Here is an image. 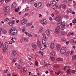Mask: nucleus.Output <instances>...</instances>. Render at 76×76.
I'll list each match as a JSON object with an SVG mask.
<instances>
[{
	"mask_svg": "<svg viewBox=\"0 0 76 76\" xmlns=\"http://www.w3.org/2000/svg\"><path fill=\"white\" fill-rule=\"evenodd\" d=\"M60 73H61V74H63V73H64V72H63V71H61V70H60Z\"/></svg>",
	"mask_w": 76,
	"mask_h": 76,
	"instance_id": "nucleus-60",
	"label": "nucleus"
},
{
	"mask_svg": "<svg viewBox=\"0 0 76 76\" xmlns=\"http://www.w3.org/2000/svg\"><path fill=\"white\" fill-rule=\"evenodd\" d=\"M71 70H70V69H68L66 72L67 73V74H69V73H70V72H71Z\"/></svg>",
	"mask_w": 76,
	"mask_h": 76,
	"instance_id": "nucleus-31",
	"label": "nucleus"
},
{
	"mask_svg": "<svg viewBox=\"0 0 76 76\" xmlns=\"http://www.w3.org/2000/svg\"><path fill=\"white\" fill-rule=\"evenodd\" d=\"M69 51H68L66 52V56H68V55H69Z\"/></svg>",
	"mask_w": 76,
	"mask_h": 76,
	"instance_id": "nucleus-55",
	"label": "nucleus"
},
{
	"mask_svg": "<svg viewBox=\"0 0 76 76\" xmlns=\"http://www.w3.org/2000/svg\"><path fill=\"white\" fill-rule=\"evenodd\" d=\"M73 54H74V50H72L71 51L70 55H73Z\"/></svg>",
	"mask_w": 76,
	"mask_h": 76,
	"instance_id": "nucleus-35",
	"label": "nucleus"
},
{
	"mask_svg": "<svg viewBox=\"0 0 76 76\" xmlns=\"http://www.w3.org/2000/svg\"><path fill=\"white\" fill-rule=\"evenodd\" d=\"M49 20L51 21L52 20V18L51 17H50L49 18Z\"/></svg>",
	"mask_w": 76,
	"mask_h": 76,
	"instance_id": "nucleus-64",
	"label": "nucleus"
},
{
	"mask_svg": "<svg viewBox=\"0 0 76 76\" xmlns=\"http://www.w3.org/2000/svg\"><path fill=\"white\" fill-rule=\"evenodd\" d=\"M28 15H29V14L28 13H25L24 14V17H25L26 16H28Z\"/></svg>",
	"mask_w": 76,
	"mask_h": 76,
	"instance_id": "nucleus-49",
	"label": "nucleus"
},
{
	"mask_svg": "<svg viewBox=\"0 0 76 76\" xmlns=\"http://www.w3.org/2000/svg\"><path fill=\"white\" fill-rule=\"evenodd\" d=\"M50 47L51 50H54V43H51L50 45Z\"/></svg>",
	"mask_w": 76,
	"mask_h": 76,
	"instance_id": "nucleus-12",
	"label": "nucleus"
},
{
	"mask_svg": "<svg viewBox=\"0 0 76 76\" xmlns=\"http://www.w3.org/2000/svg\"><path fill=\"white\" fill-rule=\"evenodd\" d=\"M17 53H18V52L16 50H13L12 52V55L15 57V56H16Z\"/></svg>",
	"mask_w": 76,
	"mask_h": 76,
	"instance_id": "nucleus-8",
	"label": "nucleus"
},
{
	"mask_svg": "<svg viewBox=\"0 0 76 76\" xmlns=\"http://www.w3.org/2000/svg\"><path fill=\"white\" fill-rule=\"evenodd\" d=\"M25 29H26V28H25V26H23V29L22 31L23 32L25 31Z\"/></svg>",
	"mask_w": 76,
	"mask_h": 76,
	"instance_id": "nucleus-32",
	"label": "nucleus"
},
{
	"mask_svg": "<svg viewBox=\"0 0 76 76\" xmlns=\"http://www.w3.org/2000/svg\"><path fill=\"white\" fill-rule=\"evenodd\" d=\"M60 73V70H59V71L57 73V75H58Z\"/></svg>",
	"mask_w": 76,
	"mask_h": 76,
	"instance_id": "nucleus-59",
	"label": "nucleus"
},
{
	"mask_svg": "<svg viewBox=\"0 0 76 76\" xmlns=\"http://www.w3.org/2000/svg\"><path fill=\"white\" fill-rule=\"evenodd\" d=\"M4 48H3L2 50L4 52H6L7 50H9V46H8V44L7 42H5L4 45Z\"/></svg>",
	"mask_w": 76,
	"mask_h": 76,
	"instance_id": "nucleus-2",
	"label": "nucleus"
},
{
	"mask_svg": "<svg viewBox=\"0 0 76 76\" xmlns=\"http://www.w3.org/2000/svg\"><path fill=\"white\" fill-rule=\"evenodd\" d=\"M13 62H16V58H15L13 60Z\"/></svg>",
	"mask_w": 76,
	"mask_h": 76,
	"instance_id": "nucleus-58",
	"label": "nucleus"
},
{
	"mask_svg": "<svg viewBox=\"0 0 76 76\" xmlns=\"http://www.w3.org/2000/svg\"><path fill=\"white\" fill-rule=\"evenodd\" d=\"M19 10V7H18V8L15 9V11L16 12H18V11Z\"/></svg>",
	"mask_w": 76,
	"mask_h": 76,
	"instance_id": "nucleus-45",
	"label": "nucleus"
},
{
	"mask_svg": "<svg viewBox=\"0 0 76 76\" xmlns=\"http://www.w3.org/2000/svg\"><path fill=\"white\" fill-rule=\"evenodd\" d=\"M5 20L6 22H8V21H9V18H6L5 19Z\"/></svg>",
	"mask_w": 76,
	"mask_h": 76,
	"instance_id": "nucleus-61",
	"label": "nucleus"
},
{
	"mask_svg": "<svg viewBox=\"0 0 76 76\" xmlns=\"http://www.w3.org/2000/svg\"><path fill=\"white\" fill-rule=\"evenodd\" d=\"M60 20V16L57 15L55 18V20L56 22H59V20Z\"/></svg>",
	"mask_w": 76,
	"mask_h": 76,
	"instance_id": "nucleus-9",
	"label": "nucleus"
},
{
	"mask_svg": "<svg viewBox=\"0 0 76 76\" xmlns=\"http://www.w3.org/2000/svg\"><path fill=\"white\" fill-rule=\"evenodd\" d=\"M60 33L62 35H65L67 34V33L64 30L61 31L60 32Z\"/></svg>",
	"mask_w": 76,
	"mask_h": 76,
	"instance_id": "nucleus-10",
	"label": "nucleus"
},
{
	"mask_svg": "<svg viewBox=\"0 0 76 76\" xmlns=\"http://www.w3.org/2000/svg\"><path fill=\"white\" fill-rule=\"evenodd\" d=\"M24 41L26 42H28V39L27 38H24Z\"/></svg>",
	"mask_w": 76,
	"mask_h": 76,
	"instance_id": "nucleus-47",
	"label": "nucleus"
},
{
	"mask_svg": "<svg viewBox=\"0 0 76 76\" xmlns=\"http://www.w3.org/2000/svg\"><path fill=\"white\" fill-rule=\"evenodd\" d=\"M40 22L41 23L42 25H45L47 23V20L46 19H43L42 20H40Z\"/></svg>",
	"mask_w": 76,
	"mask_h": 76,
	"instance_id": "nucleus-6",
	"label": "nucleus"
},
{
	"mask_svg": "<svg viewBox=\"0 0 76 76\" xmlns=\"http://www.w3.org/2000/svg\"><path fill=\"white\" fill-rule=\"evenodd\" d=\"M76 59V55H73L72 56V60H75Z\"/></svg>",
	"mask_w": 76,
	"mask_h": 76,
	"instance_id": "nucleus-20",
	"label": "nucleus"
},
{
	"mask_svg": "<svg viewBox=\"0 0 76 76\" xmlns=\"http://www.w3.org/2000/svg\"><path fill=\"white\" fill-rule=\"evenodd\" d=\"M2 32L3 34H6L7 33V31L6 30H4L2 31Z\"/></svg>",
	"mask_w": 76,
	"mask_h": 76,
	"instance_id": "nucleus-39",
	"label": "nucleus"
},
{
	"mask_svg": "<svg viewBox=\"0 0 76 76\" xmlns=\"http://www.w3.org/2000/svg\"><path fill=\"white\" fill-rule=\"evenodd\" d=\"M72 23H73L74 24H76V19H74L72 20Z\"/></svg>",
	"mask_w": 76,
	"mask_h": 76,
	"instance_id": "nucleus-40",
	"label": "nucleus"
},
{
	"mask_svg": "<svg viewBox=\"0 0 76 76\" xmlns=\"http://www.w3.org/2000/svg\"><path fill=\"white\" fill-rule=\"evenodd\" d=\"M10 10V7H5L4 10V12L5 15H6L7 13V12Z\"/></svg>",
	"mask_w": 76,
	"mask_h": 76,
	"instance_id": "nucleus-3",
	"label": "nucleus"
},
{
	"mask_svg": "<svg viewBox=\"0 0 76 76\" xmlns=\"http://www.w3.org/2000/svg\"><path fill=\"white\" fill-rule=\"evenodd\" d=\"M18 62L19 63H20L21 64H22V63L23 64H25V61H24L23 60H19L18 61Z\"/></svg>",
	"mask_w": 76,
	"mask_h": 76,
	"instance_id": "nucleus-15",
	"label": "nucleus"
},
{
	"mask_svg": "<svg viewBox=\"0 0 76 76\" xmlns=\"http://www.w3.org/2000/svg\"><path fill=\"white\" fill-rule=\"evenodd\" d=\"M37 46H38V47H40V46L41 45V42L39 40L37 41Z\"/></svg>",
	"mask_w": 76,
	"mask_h": 76,
	"instance_id": "nucleus-16",
	"label": "nucleus"
},
{
	"mask_svg": "<svg viewBox=\"0 0 76 76\" xmlns=\"http://www.w3.org/2000/svg\"><path fill=\"white\" fill-rule=\"evenodd\" d=\"M16 6V3H13L12 5V7H15Z\"/></svg>",
	"mask_w": 76,
	"mask_h": 76,
	"instance_id": "nucleus-29",
	"label": "nucleus"
},
{
	"mask_svg": "<svg viewBox=\"0 0 76 76\" xmlns=\"http://www.w3.org/2000/svg\"><path fill=\"white\" fill-rule=\"evenodd\" d=\"M72 73H76V70H72L71 71Z\"/></svg>",
	"mask_w": 76,
	"mask_h": 76,
	"instance_id": "nucleus-42",
	"label": "nucleus"
},
{
	"mask_svg": "<svg viewBox=\"0 0 76 76\" xmlns=\"http://www.w3.org/2000/svg\"><path fill=\"white\" fill-rule=\"evenodd\" d=\"M18 32L17 29L15 28V27H12L10 30L9 31V34L10 35H16Z\"/></svg>",
	"mask_w": 76,
	"mask_h": 76,
	"instance_id": "nucleus-1",
	"label": "nucleus"
},
{
	"mask_svg": "<svg viewBox=\"0 0 76 76\" xmlns=\"http://www.w3.org/2000/svg\"><path fill=\"white\" fill-rule=\"evenodd\" d=\"M53 66V67H54V68H59L60 67V66L59 65H55L54 66Z\"/></svg>",
	"mask_w": 76,
	"mask_h": 76,
	"instance_id": "nucleus-28",
	"label": "nucleus"
},
{
	"mask_svg": "<svg viewBox=\"0 0 76 76\" xmlns=\"http://www.w3.org/2000/svg\"><path fill=\"white\" fill-rule=\"evenodd\" d=\"M72 42L76 44V38H74L72 40Z\"/></svg>",
	"mask_w": 76,
	"mask_h": 76,
	"instance_id": "nucleus-30",
	"label": "nucleus"
},
{
	"mask_svg": "<svg viewBox=\"0 0 76 76\" xmlns=\"http://www.w3.org/2000/svg\"><path fill=\"white\" fill-rule=\"evenodd\" d=\"M43 37L45 39H47V37H46V36L45 34H44L43 35Z\"/></svg>",
	"mask_w": 76,
	"mask_h": 76,
	"instance_id": "nucleus-46",
	"label": "nucleus"
},
{
	"mask_svg": "<svg viewBox=\"0 0 76 76\" xmlns=\"http://www.w3.org/2000/svg\"><path fill=\"white\" fill-rule=\"evenodd\" d=\"M66 68H67V66H65L62 69V70H66Z\"/></svg>",
	"mask_w": 76,
	"mask_h": 76,
	"instance_id": "nucleus-54",
	"label": "nucleus"
},
{
	"mask_svg": "<svg viewBox=\"0 0 76 76\" xmlns=\"http://www.w3.org/2000/svg\"><path fill=\"white\" fill-rule=\"evenodd\" d=\"M10 0H5V2L7 3V2H9Z\"/></svg>",
	"mask_w": 76,
	"mask_h": 76,
	"instance_id": "nucleus-63",
	"label": "nucleus"
},
{
	"mask_svg": "<svg viewBox=\"0 0 76 76\" xmlns=\"http://www.w3.org/2000/svg\"><path fill=\"white\" fill-rule=\"evenodd\" d=\"M29 7H27L26 8L25 11L26 12H28V11H29Z\"/></svg>",
	"mask_w": 76,
	"mask_h": 76,
	"instance_id": "nucleus-27",
	"label": "nucleus"
},
{
	"mask_svg": "<svg viewBox=\"0 0 76 76\" xmlns=\"http://www.w3.org/2000/svg\"><path fill=\"white\" fill-rule=\"evenodd\" d=\"M35 64L36 66H38V61H36L35 62Z\"/></svg>",
	"mask_w": 76,
	"mask_h": 76,
	"instance_id": "nucleus-53",
	"label": "nucleus"
},
{
	"mask_svg": "<svg viewBox=\"0 0 76 76\" xmlns=\"http://www.w3.org/2000/svg\"><path fill=\"white\" fill-rule=\"evenodd\" d=\"M62 40L63 41H64L66 40V39L64 37L62 38Z\"/></svg>",
	"mask_w": 76,
	"mask_h": 76,
	"instance_id": "nucleus-50",
	"label": "nucleus"
},
{
	"mask_svg": "<svg viewBox=\"0 0 76 76\" xmlns=\"http://www.w3.org/2000/svg\"><path fill=\"white\" fill-rule=\"evenodd\" d=\"M59 29H60V27L58 26L55 29V32L56 33L59 34Z\"/></svg>",
	"mask_w": 76,
	"mask_h": 76,
	"instance_id": "nucleus-11",
	"label": "nucleus"
},
{
	"mask_svg": "<svg viewBox=\"0 0 76 76\" xmlns=\"http://www.w3.org/2000/svg\"><path fill=\"white\" fill-rule=\"evenodd\" d=\"M50 73L51 74H53V71H50Z\"/></svg>",
	"mask_w": 76,
	"mask_h": 76,
	"instance_id": "nucleus-62",
	"label": "nucleus"
},
{
	"mask_svg": "<svg viewBox=\"0 0 76 76\" xmlns=\"http://www.w3.org/2000/svg\"><path fill=\"white\" fill-rule=\"evenodd\" d=\"M43 29H44V28L43 27H41V28H40L39 31L40 32H42V31H43Z\"/></svg>",
	"mask_w": 76,
	"mask_h": 76,
	"instance_id": "nucleus-38",
	"label": "nucleus"
},
{
	"mask_svg": "<svg viewBox=\"0 0 76 76\" xmlns=\"http://www.w3.org/2000/svg\"><path fill=\"white\" fill-rule=\"evenodd\" d=\"M51 2L52 3L53 6H55L57 3L56 1L54 0H53Z\"/></svg>",
	"mask_w": 76,
	"mask_h": 76,
	"instance_id": "nucleus-22",
	"label": "nucleus"
},
{
	"mask_svg": "<svg viewBox=\"0 0 76 76\" xmlns=\"http://www.w3.org/2000/svg\"><path fill=\"white\" fill-rule=\"evenodd\" d=\"M66 7V6L65 5H62V9H64Z\"/></svg>",
	"mask_w": 76,
	"mask_h": 76,
	"instance_id": "nucleus-43",
	"label": "nucleus"
},
{
	"mask_svg": "<svg viewBox=\"0 0 76 76\" xmlns=\"http://www.w3.org/2000/svg\"><path fill=\"white\" fill-rule=\"evenodd\" d=\"M57 61H63V58H58L56 59Z\"/></svg>",
	"mask_w": 76,
	"mask_h": 76,
	"instance_id": "nucleus-18",
	"label": "nucleus"
},
{
	"mask_svg": "<svg viewBox=\"0 0 76 76\" xmlns=\"http://www.w3.org/2000/svg\"><path fill=\"white\" fill-rule=\"evenodd\" d=\"M62 26H61L60 28L61 30H63L66 28L65 27V22L63 21V25Z\"/></svg>",
	"mask_w": 76,
	"mask_h": 76,
	"instance_id": "nucleus-7",
	"label": "nucleus"
},
{
	"mask_svg": "<svg viewBox=\"0 0 76 76\" xmlns=\"http://www.w3.org/2000/svg\"><path fill=\"white\" fill-rule=\"evenodd\" d=\"M25 34L26 35H29V33L26 32H25Z\"/></svg>",
	"mask_w": 76,
	"mask_h": 76,
	"instance_id": "nucleus-56",
	"label": "nucleus"
},
{
	"mask_svg": "<svg viewBox=\"0 0 76 76\" xmlns=\"http://www.w3.org/2000/svg\"><path fill=\"white\" fill-rule=\"evenodd\" d=\"M32 23H28L26 25V27H29V26H30L31 25H32Z\"/></svg>",
	"mask_w": 76,
	"mask_h": 76,
	"instance_id": "nucleus-21",
	"label": "nucleus"
},
{
	"mask_svg": "<svg viewBox=\"0 0 76 76\" xmlns=\"http://www.w3.org/2000/svg\"><path fill=\"white\" fill-rule=\"evenodd\" d=\"M27 1V0H22V3H26Z\"/></svg>",
	"mask_w": 76,
	"mask_h": 76,
	"instance_id": "nucleus-52",
	"label": "nucleus"
},
{
	"mask_svg": "<svg viewBox=\"0 0 76 76\" xmlns=\"http://www.w3.org/2000/svg\"><path fill=\"white\" fill-rule=\"evenodd\" d=\"M28 20L26 19L23 18L22 20L20 21V23L21 25H25L27 23V22Z\"/></svg>",
	"mask_w": 76,
	"mask_h": 76,
	"instance_id": "nucleus-5",
	"label": "nucleus"
},
{
	"mask_svg": "<svg viewBox=\"0 0 76 76\" xmlns=\"http://www.w3.org/2000/svg\"><path fill=\"white\" fill-rule=\"evenodd\" d=\"M46 5L48 7H50L51 6V4L49 3H47L46 4Z\"/></svg>",
	"mask_w": 76,
	"mask_h": 76,
	"instance_id": "nucleus-37",
	"label": "nucleus"
},
{
	"mask_svg": "<svg viewBox=\"0 0 76 76\" xmlns=\"http://www.w3.org/2000/svg\"><path fill=\"white\" fill-rule=\"evenodd\" d=\"M32 47L33 48H34L35 49L36 48H37V46H36V45H35V44L34 43H32Z\"/></svg>",
	"mask_w": 76,
	"mask_h": 76,
	"instance_id": "nucleus-25",
	"label": "nucleus"
},
{
	"mask_svg": "<svg viewBox=\"0 0 76 76\" xmlns=\"http://www.w3.org/2000/svg\"><path fill=\"white\" fill-rule=\"evenodd\" d=\"M23 72H26V68L25 67H24L23 69Z\"/></svg>",
	"mask_w": 76,
	"mask_h": 76,
	"instance_id": "nucleus-41",
	"label": "nucleus"
},
{
	"mask_svg": "<svg viewBox=\"0 0 76 76\" xmlns=\"http://www.w3.org/2000/svg\"><path fill=\"white\" fill-rule=\"evenodd\" d=\"M4 1V0H0V3L2 4V3H3Z\"/></svg>",
	"mask_w": 76,
	"mask_h": 76,
	"instance_id": "nucleus-57",
	"label": "nucleus"
},
{
	"mask_svg": "<svg viewBox=\"0 0 76 76\" xmlns=\"http://www.w3.org/2000/svg\"><path fill=\"white\" fill-rule=\"evenodd\" d=\"M63 22L62 23V22L61 21H58V26H63Z\"/></svg>",
	"mask_w": 76,
	"mask_h": 76,
	"instance_id": "nucleus-13",
	"label": "nucleus"
},
{
	"mask_svg": "<svg viewBox=\"0 0 76 76\" xmlns=\"http://www.w3.org/2000/svg\"><path fill=\"white\" fill-rule=\"evenodd\" d=\"M15 23V21H12L9 22L8 23V24L10 26H12L14 25V23Z\"/></svg>",
	"mask_w": 76,
	"mask_h": 76,
	"instance_id": "nucleus-14",
	"label": "nucleus"
},
{
	"mask_svg": "<svg viewBox=\"0 0 76 76\" xmlns=\"http://www.w3.org/2000/svg\"><path fill=\"white\" fill-rule=\"evenodd\" d=\"M51 54L53 56H55V53H54V52L52 51Z\"/></svg>",
	"mask_w": 76,
	"mask_h": 76,
	"instance_id": "nucleus-44",
	"label": "nucleus"
},
{
	"mask_svg": "<svg viewBox=\"0 0 76 76\" xmlns=\"http://www.w3.org/2000/svg\"><path fill=\"white\" fill-rule=\"evenodd\" d=\"M42 4V2H39L38 3V6L39 7L40 6H41Z\"/></svg>",
	"mask_w": 76,
	"mask_h": 76,
	"instance_id": "nucleus-26",
	"label": "nucleus"
},
{
	"mask_svg": "<svg viewBox=\"0 0 76 76\" xmlns=\"http://www.w3.org/2000/svg\"><path fill=\"white\" fill-rule=\"evenodd\" d=\"M9 72V71H8V70H4L3 72L4 73H7V72Z\"/></svg>",
	"mask_w": 76,
	"mask_h": 76,
	"instance_id": "nucleus-48",
	"label": "nucleus"
},
{
	"mask_svg": "<svg viewBox=\"0 0 76 76\" xmlns=\"http://www.w3.org/2000/svg\"><path fill=\"white\" fill-rule=\"evenodd\" d=\"M71 12H72V9H71L69 8L67 9V14H68V13H70Z\"/></svg>",
	"mask_w": 76,
	"mask_h": 76,
	"instance_id": "nucleus-17",
	"label": "nucleus"
},
{
	"mask_svg": "<svg viewBox=\"0 0 76 76\" xmlns=\"http://www.w3.org/2000/svg\"><path fill=\"white\" fill-rule=\"evenodd\" d=\"M2 29H3L2 28H0V36L1 35V30H2Z\"/></svg>",
	"mask_w": 76,
	"mask_h": 76,
	"instance_id": "nucleus-51",
	"label": "nucleus"
},
{
	"mask_svg": "<svg viewBox=\"0 0 76 76\" xmlns=\"http://www.w3.org/2000/svg\"><path fill=\"white\" fill-rule=\"evenodd\" d=\"M3 45H4V44H3V43L0 42V48H1V47H3Z\"/></svg>",
	"mask_w": 76,
	"mask_h": 76,
	"instance_id": "nucleus-36",
	"label": "nucleus"
},
{
	"mask_svg": "<svg viewBox=\"0 0 76 76\" xmlns=\"http://www.w3.org/2000/svg\"><path fill=\"white\" fill-rule=\"evenodd\" d=\"M56 47L57 50H59V49H60V45H57Z\"/></svg>",
	"mask_w": 76,
	"mask_h": 76,
	"instance_id": "nucleus-23",
	"label": "nucleus"
},
{
	"mask_svg": "<svg viewBox=\"0 0 76 76\" xmlns=\"http://www.w3.org/2000/svg\"><path fill=\"white\" fill-rule=\"evenodd\" d=\"M50 58L51 59V60H53V61L55 60V58H54V57H53L52 56H51L50 57Z\"/></svg>",
	"mask_w": 76,
	"mask_h": 76,
	"instance_id": "nucleus-33",
	"label": "nucleus"
},
{
	"mask_svg": "<svg viewBox=\"0 0 76 76\" xmlns=\"http://www.w3.org/2000/svg\"><path fill=\"white\" fill-rule=\"evenodd\" d=\"M66 51V48L63 47L61 48L60 50V52L62 54H64Z\"/></svg>",
	"mask_w": 76,
	"mask_h": 76,
	"instance_id": "nucleus-4",
	"label": "nucleus"
},
{
	"mask_svg": "<svg viewBox=\"0 0 76 76\" xmlns=\"http://www.w3.org/2000/svg\"><path fill=\"white\" fill-rule=\"evenodd\" d=\"M42 43L43 44H46V42H45V40H44V39H42Z\"/></svg>",
	"mask_w": 76,
	"mask_h": 76,
	"instance_id": "nucleus-34",
	"label": "nucleus"
},
{
	"mask_svg": "<svg viewBox=\"0 0 76 76\" xmlns=\"http://www.w3.org/2000/svg\"><path fill=\"white\" fill-rule=\"evenodd\" d=\"M46 33L47 35H49L50 34V29H48L46 31Z\"/></svg>",
	"mask_w": 76,
	"mask_h": 76,
	"instance_id": "nucleus-19",
	"label": "nucleus"
},
{
	"mask_svg": "<svg viewBox=\"0 0 76 76\" xmlns=\"http://www.w3.org/2000/svg\"><path fill=\"white\" fill-rule=\"evenodd\" d=\"M17 67L18 69H21L22 68V66H20L19 65H17Z\"/></svg>",
	"mask_w": 76,
	"mask_h": 76,
	"instance_id": "nucleus-24",
	"label": "nucleus"
}]
</instances>
